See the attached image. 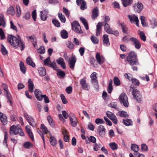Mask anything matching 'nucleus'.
Segmentation results:
<instances>
[{
	"mask_svg": "<svg viewBox=\"0 0 157 157\" xmlns=\"http://www.w3.org/2000/svg\"><path fill=\"white\" fill-rule=\"evenodd\" d=\"M17 37L12 35H9L7 36L8 42L14 48H17L19 46L21 50L22 51L25 48V46L21 40L19 35H17Z\"/></svg>",
	"mask_w": 157,
	"mask_h": 157,
	"instance_id": "nucleus-1",
	"label": "nucleus"
},
{
	"mask_svg": "<svg viewBox=\"0 0 157 157\" xmlns=\"http://www.w3.org/2000/svg\"><path fill=\"white\" fill-rule=\"evenodd\" d=\"M127 60L131 66L139 64L137 55L135 52L131 51L127 57Z\"/></svg>",
	"mask_w": 157,
	"mask_h": 157,
	"instance_id": "nucleus-2",
	"label": "nucleus"
},
{
	"mask_svg": "<svg viewBox=\"0 0 157 157\" xmlns=\"http://www.w3.org/2000/svg\"><path fill=\"white\" fill-rule=\"evenodd\" d=\"M119 100L121 103L123 104V105L126 107H128L129 103L128 97L124 93H123L119 96Z\"/></svg>",
	"mask_w": 157,
	"mask_h": 157,
	"instance_id": "nucleus-3",
	"label": "nucleus"
},
{
	"mask_svg": "<svg viewBox=\"0 0 157 157\" xmlns=\"http://www.w3.org/2000/svg\"><path fill=\"white\" fill-rule=\"evenodd\" d=\"M132 94L133 98L139 103H140L142 101V96L138 90L136 89H133L132 91Z\"/></svg>",
	"mask_w": 157,
	"mask_h": 157,
	"instance_id": "nucleus-4",
	"label": "nucleus"
},
{
	"mask_svg": "<svg viewBox=\"0 0 157 157\" xmlns=\"http://www.w3.org/2000/svg\"><path fill=\"white\" fill-rule=\"evenodd\" d=\"M130 39L132 44L134 46L136 49H139L141 48V44L140 40L134 37H130Z\"/></svg>",
	"mask_w": 157,
	"mask_h": 157,
	"instance_id": "nucleus-5",
	"label": "nucleus"
},
{
	"mask_svg": "<svg viewBox=\"0 0 157 157\" xmlns=\"http://www.w3.org/2000/svg\"><path fill=\"white\" fill-rule=\"evenodd\" d=\"M80 83L83 89L86 91H88L90 89V86L89 83L86 82V78L81 79Z\"/></svg>",
	"mask_w": 157,
	"mask_h": 157,
	"instance_id": "nucleus-6",
	"label": "nucleus"
},
{
	"mask_svg": "<svg viewBox=\"0 0 157 157\" xmlns=\"http://www.w3.org/2000/svg\"><path fill=\"white\" fill-rule=\"evenodd\" d=\"M96 75V73L94 72L90 75V77L91 78V83L93 84L94 87L96 89H98L99 88V86L98 82L97 79V77Z\"/></svg>",
	"mask_w": 157,
	"mask_h": 157,
	"instance_id": "nucleus-7",
	"label": "nucleus"
},
{
	"mask_svg": "<svg viewBox=\"0 0 157 157\" xmlns=\"http://www.w3.org/2000/svg\"><path fill=\"white\" fill-rule=\"evenodd\" d=\"M134 9L135 12L140 13L143 9V6L141 3L138 2L134 4Z\"/></svg>",
	"mask_w": 157,
	"mask_h": 157,
	"instance_id": "nucleus-8",
	"label": "nucleus"
},
{
	"mask_svg": "<svg viewBox=\"0 0 157 157\" xmlns=\"http://www.w3.org/2000/svg\"><path fill=\"white\" fill-rule=\"evenodd\" d=\"M107 116L110 119L113 123L115 124H117V120L116 117L114 114L110 111H108L106 113Z\"/></svg>",
	"mask_w": 157,
	"mask_h": 157,
	"instance_id": "nucleus-9",
	"label": "nucleus"
},
{
	"mask_svg": "<svg viewBox=\"0 0 157 157\" xmlns=\"http://www.w3.org/2000/svg\"><path fill=\"white\" fill-rule=\"evenodd\" d=\"M76 61V58L74 56H72L69 58L68 62L70 67L73 69Z\"/></svg>",
	"mask_w": 157,
	"mask_h": 157,
	"instance_id": "nucleus-10",
	"label": "nucleus"
},
{
	"mask_svg": "<svg viewBox=\"0 0 157 157\" xmlns=\"http://www.w3.org/2000/svg\"><path fill=\"white\" fill-rule=\"evenodd\" d=\"M118 26L121 27L122 32L125 34L128 33V28L127 25L124 22H121L119 21L118 23Z\"/></svg>",
	"mask_w": 157,
	"mask_h": 157,
	"instance_id": "nucleus-11",
	"label": "nucleus"
},
{
	"mask_svg": "<svg viewBox=\"0 0 157 157\" xmlns=\"http://www.w3.org/2000/svg\"><path fill=\"white\" fill-rule=\"evenodd\" d=\"M24 116L26 118V120L29 122L30 125L33 127L36 126V124L34 121V120L32 117H29L28 115L25 113L24 114Z\"/></svg>",
	"mask_w": 157,
	"mask_h": 157,
	"instance_id": "nucleus-12",
	"label": "nucleus"
},
{
	"mask_svg": "<svg viewBox=\"0 0 157 157\" xmlns=\"http://www.w3.org/2000/svg\"><path fill=\"white\" fill-rule=\"evenodd\" d=\"M105 131L106 129L104 126L101 125L98 126V132L100 136L102 137H104Z\"/></svg>",
	"mask_w": 157,
	"mask_h": 157,
	"instance_id": "nucleus-13",
	"label": "nucleus"
},
{
	"mask_svg": "<svg viewBox=\"0 0 157 157\" xmlns=\"http://www.w3.org/2000/svg\"><path fill=\"white\" fill-rule=\"evenodd\" d=\"M128 17L130 21L131 22H136V24L137 26H139V21L138 17L136 16L135 15H128Z\"/></svg>",
	"mask_w": 157,
	"mask_h": 157,
	"instance_id": "nucleus-14",
	"label": "nucleus"
},
{
	"mask_svg": "<svg viewBox=\"0 0 157 157\" xmlns=\"http://www.w3.org/2000/svg\"><path fill=\"white\" fill-rule=\"evenodd\" d=\"M98 9L97 7H95L93 10L92 12L91 18L94 20H95L98 16Z\"/></svg>",
	"mask_w": 157,
	"mask_h": 157,
	"instance_id": "nucleus-15",
	"label": "nucleus"
},
{
	"mask_svg": "<svg viewBox=\"0 0 157 157\" xmlns=\"http://www.w3.org/2000/svg\"><path fill=\"white\" fill-rule=\"evenodd\" d=\"M72 29V30L75 32L78 33V23L77 21H74L71 23Z\"/></svg>",
	"mask_w": 157,
	"mask_h": 157,
	"instance_id": "nucleus-16",
	"label": "nucleus"
},
{
	"mask_svg": "<svg viewBox=\"0 0 157 157\" xmlns=\"http://www.w3.org/2000/svg\"><path fill=\"white\" fill-rule=\"evenodd\" d=\"M0 119L3 124L5 125L7 124V117L5 114L0 113Z\"/></svg>",
	"mask_w": 157,
	"mask_h": 157,
	"instance_id": "nucleus-17",
	"label": "nucleus"
},
{
	"mask_svg": "<svg viewBox=\"0 0 157 157\" xmlns=\"http://www.w3.org/2000/svg\"><path fill=\"white\" fill-rule=\"evenodd\" d=\"M96 59L97 62L99 64L103 63L105 61V59L102 57H101L100 54L97 53L96 55Z\"/></svg>",
	"mask_w": 157,
	"mask_h": 157,
	"instance_id": "nucleus-18",
	"label": "nucleus"
},
{
	"mask_svg": "<svg viewBox=\"0 0 157 157\" xmlns=\"http://www.w3.org/2000/svg\"><path fill=\"white\" fill-rule=\"evenodd\" d=\"M150 25L152 29L156 28L157 26V23L156 19L154 17H152L150 19Z\"/></svg>",
	"mask_w": 157,
	"mask_h": 157,
	"instance_id": "nucleus-19",
	"label": "nucleus"
},
{
	"mask_svg": "<svg viewBox=\"0 0 157 157\" xmlns=\"http://www.w3.org/2000/svg\"><path fill=\"white\" fill-rule=\"evenodd\" d=\"M102 40L104 44L106 46L110 45L108 35L107 34L104 35L102 37Z\"/></svg>",
	"mask_w": 157,
	"mask_h": 157,
	"instance_id": "nucleus-20",
	"label": "nucleus"
},
{
	"mask_svg": "<svg viewBox=\"0 0 157 157\" xmlns=\"http://www.w3.org/2000/svg\"><path fill=\"white\" fill-rule=\"evenodd\" d=\"M56 61L58 64L60 65L61 66L63 69L66 68L65 63L63 58L60 57L58 59L56 60Z\"/></svg>",
	"mask_w": 157,
	"mask_h": 157,
	"instance_id": "nucleus-21",
	"label": "nucleus"
},
{
	"mask_svg": "<svg viewBox=\"0 0 157 157\" xmlns=\"http://www.w3.org/2000/svg\"><path fill=\"white\" fill-rule=\"evenodd\" d=\"M35 94L36 99L39 101L42 100V98L41 97V93L39 89H36L34 91Z\"/></svg>",
	"mask_w": 157,
	"mask_h": 157,
	"instance_id": "nucleus-22",
	"label": "nucleus"
},
{
	"mask_svg": "<svg viewBox=\"0 0 157 157\" xmlns=\"http://www.w3.org/2000/svg\"><path fill=\"white\" fill-rule=\"evenodd\" d=\"M80 19L81 22L83 25L86 29V30L89 29V27L86 20L84 18L82 17H81Z\"/></svg>",
	"mask_w": 157,
	"mask_h": 157,
	"instance_id": "nucleus-23",
	"label": "nucleus"
},
{
	"mask_svg": "<svg viewBox=\"0 0 157 157\" xmlns=\"http://www.w3.org/2000/svg\"><path fill=\"white\" fill-rule=\"evenodd\" d=\"M28 83L29 90L30 92L32 93L33 91L34 85L31 79H29Z\"/></svg>",
	"mask_w": 157,
	"mask_h": 157,
	"instance_id": "nucleus-24",
	"label": "nucleus"
},
{
	"mask_svg": "<svg viewBox=\"0 0 157 157\" xmlns=\"http://www.w3.org/2000/svg\"><path fill=\"white\" fill-rule=\"evenodd\" d=\"M123 6L124 7L130 6L133 3V0H121Z\"/></svg>",
	"mask_w": 157,
	"mask_h": 157,
	"instance_id": "nucleus-25",
	"label": "nucleus"
},
{
	"mask_svg": "<svg viewBox=\"0 0 157 157\" xmlns=\"http://www.w3.org/2000/svg\"><path fill=\"white\" fill-rule=\"evenodd\" d=\"M79 5L80 6V9L82 10H84L87 8V3L86 1L80 2Z\"/></svg>",
	"mask_w": 157,
	"mask_h": 157,
	"instance_id": "nucleus-26",
	"label": "nucleus"
},
{
	"mask_svg": "<svg viewBox=\"0 0 157 157\" xmlns=\"http://www.w3.org/2000/svg\"><path fill=\"white\" fill-rule=\"evenodd\" d=\"M16 126L13 125L10 128V135H15L18 134V132H16Z\"/></svg>",
	"mask_w": 157,
	"mask_h": 157,
	"instance_id": "nucleus-27",
	"label": "nucleus"
},
{
	"mask_svg": "<svg viewBox=\"0 0 157 157\" xmlns=\"http://www.w3.org/2000/svg\"><path fill=\"white\" fill-rule=\"evenodd\" d=\"M26 62L28 65L32 66L33 67H35V65L33 62L30 57L29 56L27 58L26 60Z\"/></svg>",
	"mask_w": 157,
	"mask_h": 157,
	"instance_id": "nucleus-28",
	"label": "nucleus"
},
{
	"mask_svg": "<svg viewBox=\"0 0 157 157\" xmlns=\"http://www.w3.org/2000/svg\"><path fill=\"white\" fill-rule=\"evenodd\" d=\"M123 123L126 126L132 125V121L131 119H123Z\"/></svg>",
	"mask_w": 157,
	"mask_h": 157,
	"instance_id": "nucleus-29",
	"label": "nucleus"
},
{
	"mask_svg": "<svg viewBox=\"0 0 157 157\" xmlns=\"http://www.w3.org/2000/svg\"><path fill=\"white\" fill-rule=\"evenodd\" d=\"M57 75L60 78H63L65 76V72L63 71L57 69Z\"/></svg>",
	"mask_w": 157,
	"mask_h": 157,
	"instance_id": "nucleus-30",
	"label": "nucleus"
},
{
	"mask_svg": "<svg viewBox=\"0 0 157 157\" xmlns=\"http://www.w3.org/2000/svg\"><path fill=\"white\" fill-rule=\"evenodd\" d=\"M19 65L21 71L22 72L23 74H25L26 71V68L23 62L22 61H21Z\"/></svg>",
	"mask_w": 157,
	"mask_h": 157,
	"instance_id": "nucleus-31",
	"label": "nucleus"
},
{
	"mask_svg": "<svg viewBox=\"0 0 157 157\" xmlns=\"http://www.w3.org/2000/svg\"><path fill=\"white\" fill-rule=\"evenodd\" d=\"M39 73L42 76H44L46 75V71L45 68L44 67H41L40 68L39 70Z\"/></svg>",
	"mask_w": 157,
	"mask_h": 157,
	"instance_id": "nucleus-32",
	"label": "nucleus"
},
{
	"mask_svg": "<svg viewBox=\"0 0 157 157\" xmlns=\"http://www.w3.org/2000/svg\"><path fill=\"white\" fill-rule=\"evenodd\" d=\"M112 81L111 79L110 80L107 87V91L109 94H111L113 90L112 86Z\"/></svg>",
	"mask_w": 157,
	"mask_h": 157,
	"instance_id": "nucleus-33",
	"label": "nucleus"
},
{
	"mask_svg": "<svg viewBox=\"0 0 157 157\" xmlns=\"http://www.w3.org/2000/svg\"><path fill=\"white\" fill-rule=\"evenodd\" d=\"M23 146L25 148L29 149L33 147V144L30 142H27L24 143Z\"/></svg>",
	"mask_w": 157,
	"mask_h": 157,
	"instance_id": "nucleus-34",
	"label": "nucleus"
},
{
	"mask_svg": "<svg viewBox=\"0 0 157 157\" xmlns=\"http://www.w3.org/2000/svg\"><path fill=\"white\" fill-rule=\"evenodd\" d=\"M40 128L43 131V132L45 134H47L48 132L50 133V131L48 130L47 128L44 124L41 125Z\"/></svg>",
	"mask_w": 157,
	"mask_h": 157,
	"instance_id": "nucleus-35",
	"label": "nucleus"
},
{
	"mask_svg": "<svg viewBox=\"0 0 157 157\" xmlns=\"http://www.w3.org/2000/svg\"><path fill=\"white\" fill-rule=\"evenodd\" d=\"M131 148L134 152H138L139 150V148L138 146L136 144H132Z\"/></svg>",
	"mask_w": 157,
	"mask_h": 157,
	"instance_id": "nucleus-36",
	"label": "nucleus"
},
{
	"mask_svg": "<svg viewBox=\"0 0 157 157\" xmlns=\"http://www.w3.org/2000/svg\"><path fill=\"white\" fill-rule=\"evenodd\" d=\"M50 142L51 144L53 146H55L56 144V138L52 136H50Z\"/></svg>",
	"mask_w": 157,
	"mask_h": 157,
	"instance_id": "nucleus-37",
	"label": "nucleus"
},
{
	"mask_svg": "<svg viewBox=\"0 0 157 157\" xmlns=\"http://www.w3.org/2000/svg\"><path fill=\"white\" fill-rule=\"evenodd\" d=\"M70 121L71 124L72 126L73 127L75 126L77 124V121L75 118H72L71 117H69Z\"/></svg>",
	"mask_w": 157,
	"mask_h": 157,
	"instance_id": "nucleus-38",
	"label": "nucleus"
},
{
	"mask_svg": "<svg viewBox=\"0 0 157 157\" xmlns=\"http://www.w3.org/2000/svg\"><path fill=\"white\" fill-rule=\"evenodd\" d=\"M5 94H6V97H7V99L8 100V102H9L10 103V105L11 106H12L13 105V102L12 101V98L11 97V95L10 94H9L8 91H7V93H4Z\"/></svg>",
	"mask_w": 157,
	"mask_h": 157,
	"instance_id": "nucleus-39",
	"label": "nucleus"
},
{
	"mask_svg": "<svg viewBox=\"0 0 157 157\" xmlns=\"http://www.w3.org/2000/svg\"><path fill=\"white\" fill-rule=\"evenodd\" d=\"M109 146L113 150L117 149L118 147L117 144L115 142H113L109 144Z\"/></svg>",
	"mask_w": 157,
	"mask_h": 157,
	"instance_id": "nucleus-40",
	"label": "nucleus"
},
{
	"mask_svg": "<svg viewBox=\"0 0 157 157\" xmlns=\"http://www.w3.org/2000/svg\"><path fill=\"white\" fill-rule=\"evenodd\" d=\"M103 24L104 26V29L105 31L108 33L109 31H110V29H112L110 28V26L108 23Z\"/></svg>",
	"mask_w": 157,
	"mask_h": 157,
	"instance_id": "nucleus-41",
	"label": "nucleus"
},
{
	"mask_svg": "<svg viewBox=\"0 0 157 157\" xmlns=\"http://www.w3.org/2000/svg\"><path fill=\"white\" fill-rule=\"evenodd\" d=\"M68 33L65 30H63L61 32V35L62 38H66L68 37Z\"/></svg>",
	"mask_w": 157,
	"mask_h": 157,
	"instance_id": "nucleus-42",
	"label": "nucleus"
},
{
	"mask_svg": "<svg viewBox=\"0 0 157 157\" xmlns=\"http://www.w3.org/2000/svg\"><path fill=\"white\" fill-rule=\"evenodd\" d=\"M119 113V115L121 117H128V115L127 114V112L124 111H120Z\"/></svg>",
	"mask_w": 157,
	"mask_h": 157,
	"instance_id": "nucleus-43",
	"label": "nucleus"
},
{
	"mask_svg": "<svg viewBox=\"0 0 157 157\" xmlns=\"http://www.w3.org/2000/svg\"><path fill=\"white\" fill-rule=\"evenodd\" d=\"M0 21L2 23V25L3 27H5L6 26V23L5 21L4 16L1 14H0Z\"/></svg>",
	"mask_w": 157,
	"mask_h": 157,
	"instance_id": "nucleus-44",
	"label": "nucleus"
},
{
	"mask_svg": "<svg viewBox=\"0 0 157 157\" xmlns=\"http://www.w3.org/2000/svg\"><path fill=\"white\" fill-rule=\"evenodd\" d=\"M1 51L4 55H6L8 54L7 51L2 44L1 46Z\"/></svg>",
	"mask_w": 157,
	"mask_h": 157,
	"instance_id": "nucleus-45",
	"label": "nucleus"
},
{
	"mask_svg": "<svg viewBox=\"0 0 157 157\" xmlns=\"http://www.w3.org/2000/svg\"><path fill=\"white\" fill-rule=\"evenodd\" d=\"M139 35L141 40H142L144 41H145L146 40V36L143 32L140 31L139 33Z\"/></svg>",
	"mask_w": 157,
	"mask_h": 157,
	"instance_id": "nucleus-46",
	"label": "nucleus"
},
{
	"mask_svg": "<svg viewBox=\"0 0 157 157\" xmlns=\"http://www.w3.org/2000/svg\"><path fill=\"white\" fill-rule=\"evenodd\" d=\"M90 39L92 43L94 44H97L98 42V40L97 38L94 35L91 36Z\"/></svg>",
	"mask_w": 157,
	"mask_h": 157,
	"instance_id": "nucleus-47",
	"label": "nucleus"
},
{
	"mask_svg": "<svg viewBox=\"0 0 157 157\" xmlns=\"http://www.w3.org/2000/svg\"><path fill=\"white\" fill-rule=\"evenodd\" d=\"M7 13L12 15L14 14L15 11L13 6H11L8 9Z\"/></svg>",
	"mask_w": 157,
	"mask_h": 157,
	"instance_id": "nucleus-48",
	"label": "nucleus"
},
{
	"mask_svg": "<svg viewBox=\"0 0 157 157\" xmlns=\"http://www.w3.org/2000/svg\"><path fill=\"white\" fill-rule=\"evenodd\" d=\"M17 129L16 130V132H18V134L19 133L20 135L21 136H24V133L23 132L21 128L19 127H17L16 126V129Z\"/></svg>",
	"mask_w": 157,
	"mask_h": 157,
	"instance_id": "nucleus-49",
	"label": "nucleus"
},
{
	"mask_svg": "<svg viewBox=\"0 0 157 157\" xmlns=\"http://www.w3.org/2000/svg\"><path fill=\"white\" fill-rule=\"evenodd\" d=\"M48 66L52 68L55 70H57V66L55 61L49 64Z\"/></svg>",
	"mask_w": 157,
	"mask_h": 157,
	"instance_id": "nucleus-50",
	"label": "nucleus"
},
{
	"mask_svg": "<svg viewBox=\"0 0 157 157\" xmlns=\"http://www.w3.org/2000/svg\"><path fill=\"white\" fill-rule=\"evenodd\" d=\"M132 83L136 86H139L140 82L136 78H132L131 79Z\"/></svg>",
	"mask_w": 157,
	"mask_h": 157,
	"instance_id": "nucleus-51",
	"label": "nucleus"
},
{
	"mask_svg": "<svg viewBox=\"0 0 157 157\" xmlns=\"http://www.w3.org/2000/svg\"><path fill=\"white\" fill-rule=\"evenodd\" d=\"M113 81L114 84L116 86H119L120 85V81L118 78L116 77H115L113 79Z\"/></svg>",
	"mask_w": 157,
	"mask_h": 157,
	"instance_id": "nucleus-52",
	"label": "nucleus"
},
{
	"mask_svg": "<svg viewBox=\"0 0 157 157\" xmlns=\"http://www.w3.org/2000/svg\"><path fill=\"white\" fill-rule=\"evenodd\" d=\"M110 30V31H109L108 34H113L116 36H117L119 35V33L117 30L113 31L112 29Z\"/></svg>",
	"mask_w": 157,
	"mask_h": 157,
	"instance_id": "nucleus-53",
	"label": "nucleus"
},
{
	"mask_svg": "<svg viewBox=\"0 0 157 157\" xmlns=\"http://www.w3.org/2000/svg\"><path fill=\"white\" fill-rule=\"evenodd\" d=\"M47 119L51 126L53 127L54 125V124L51 117L48 116L47 117Z\"/></svg>",
	"mask_w": 157,
	"mask_h": 157,
	"instance_id": "nucleus-54",
	"label": "nucleus"
},
{
	"mask_svg": "<svg viewBox=\"0 0 157 157\" xmlns=\"http://www.w3.org/2000/svg\"><path fill=\"white\" fill-rule=\"evenodd\" d=\"M130 38H129L127 36H124L122 39V41L125 43H128L130 41Z\"/></svg>",
	"mask_w": 157,
	"mask_h": 157,
	"instance_id": "nucleus-55",
	"label": "nucleus"
},
{
	"mask_svg": "<svg viewBox=\"0 0 157 157\" xmlns=\"http://www.w3.org/2000/svg\"><path fill=\"white\" fill-rule=\"evenodd\" d=\"M81 131L82 133L81 135V137L82 139L85 140L86 138L85 135V132L83 128L82 127L81 128Z\"/></svg>",
	"mask_w": 157,
	"mask_h": 157,
	"instance_id": "nucleus-56",
	"label": "nucleus"
},
{
	"mask_svg": "<svg viewBox=\"0 0 157 157\" xmlns=\"http://www.w3.org/2000/svg\"><path fill=\"white\" fill-rule=\"evenodd\" d=\"M28 134H29L30 138L33 141H34V139L33 134L31 131V130L29 129H28L26 130Z\"/></svg>",
	"mask_w": 157,
	"mask_h": 157,
	"instance_id": "nucleus-57",
	"label": "nucleus"
},
{
	"mask_svg": "<svg viewBox=\"0 0 157 157\" xmlns=\"http://www.w3.org/2000/svg\"><path fill=\"white\" fill-rule=\"evenodd\" d=\"M95 122L96 124H104L105 121L102 119L98 118L95 120Z\"/></svg>",
	"mask_w": 157,
	"mask_h": 157,
	"instance_id": "nucleus-58",
	"label": "nucleus"
},
{
	"mask_svg": "<svg viewBox=\"0 0 157 157\" xmlns=\"http://www.w3.org/2000/svg\"><path fill=\"white\" fill-rule=\"evenodd\" d=\"M58 16L60 20L63 23L65 22V18L64 15H63L62 13H59L58 14Z\"/></svg>",
	"mask_w": 157,
	"mask_h": 157,
	"instance_id": "nucleus-59",
	"label": "nucleus"
},
{
	"mask_svg": "<svg viewBox=\"0 0 157 157\" xmlns=\"http://www.w3.org/2000/svg\"><path fill=\"white\" fill-rule=\"evenodd\" d=\"M37 52L39 53L40 54H44L45 52V50L44 47L41 46L39 49H37Z\"/></svg>",
	"mask_w": 157,
	"mask_h": 157,
	"instance_id": "nucleus-60",
	"label": "nucleus"
},
{
	"mask_svg": "<svg viewBox=\"0 0 157 157\" xmlns=\"http://www.w3.org/2000/svg\"><path fill=\"white\" fill-rule=\"evenodd\" d=\"M50 61V58L49 57H48L45 59L44 60V65L48 66L49 64Z\"/></svg>",
	"mask_w": 157,
	"mask_h": 157,
	"instance_id": "nucleus-61",
	"label": "nucleus"
},
{
	"mask_svg": "<svg viewBox=\"0 0 157 157\" xmlns=\"http://www.w3.org/2000/svg\"><path fill=\"white\" fill-rule=\"evenodd\" d=\"M108 106L115 109H117V104L114 102H111L108 105Z\"/></svg>",
	"mask_w": 157,
	"mask_h": 157,
	"instance_id": "nucleus-62",
	"label": "nucleus"
},
{
	"mask_svg": "<svg viewBox=\"0 0 157 157\" xmlns=\"http://www.w3.org/2000/svg\"><path fill=\"white\" fill-rule=\"evenodd\" d=\"M41 97L42 99L43 98H44V102L45 103H48L49 102V99L46 95H42Z\"/></svg>",
	"mask_w": 157,
	"mask_h": 157,
	"instance_id": "nucleus-63",
	"label": "nucleus"
},
{
	"mask_svg": "<svg viewBox=\"0 0 157 157\" xmlns=\"http://www.w3.org/2000/svg\"><path fill=\"white\" fill-rule=\"evenodd\" d=\"M60 97L63 103L64 104H66L67 103V101L64 95L62 94H61Z\"/></svg>",
	"mask_w": 157,
	"mask_h": 157,
	"instance_id": "nucleus-64",
	"label": "nucleus"
}]
</instances>
